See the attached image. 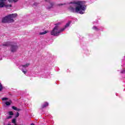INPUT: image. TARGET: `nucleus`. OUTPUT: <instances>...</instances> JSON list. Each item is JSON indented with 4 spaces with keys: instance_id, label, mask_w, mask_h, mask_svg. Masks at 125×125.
<instances>
[{
    "instance_id": "f257e3e1",
    "label": "nucleus",
    "mask_w": 125,
    "mask_h": 125,
    "mask_svg": "<svg viewBox=\"0 0 125 125\" xmlns=\"http://www.w3.org/2000/svg\"><path fill=\"white\" fill-rule=\"evenodd\" d=\"M70 4L69 9L72 12H78L80 14H83L86 9V6L84 5L83 1H74L73 2H71Z\"/></svg>"
},
{
    "instance_id": "f03ea898",
    "label": "nucleus",
    "mask_w": 125,
    "mask_h": 125,
    "mask_svg": "<svg viewBox=\"0 0 125 125\" xmlns=\"http://www.w3.org/2000/svg\"><path fill=\"white\" fill-rule=\"evenodd\" d=\"M59 24H60V23L55 24L56 26H55L53 30L51 32V34L52 36H56L57 37L59 36L61 32H63V31H64L66 28H68V27L70 26V24H71V21H69L68 23H67L65 27L61 30L59 29V26H58Z\"/></svg>"
},
{
    "instance_id": "7ed1b4c3",
    "label": "nucleus",
    "mask_w": 125,
    "mask_h": 125,
    "mask_svg": "<svg viewBox=\"0 0 125 125\" xmlns=\"http://www.w3.org/2000/svg\"><path fill=\"white\" fill-rule=\"evenodd\" d=\"M17 16V14H10L4 18L2 19V23H12V22H14V20H13V18H15Z\"/></svg>"
},
{
    "instance_id": "20e7f679",
    "label": "nucleus",
    "mask_w": 125,
    "mask_h": 125,
    "mask_svg": "<svg viewBox=\"0 0 125 125\" xmlns=\"http://www.w3.org/2000/svg\"><path fill=\"white\" fill-rule=\"evenodd\" d=\"M11 45L10 50L11 52H16L18 49V46L16 44H14L11 42H7L3 44V46H9Z\"/></svg>"
},
{
    "instance_id": "39448f33",
    "label": "nucleus",
    "mask_w": 125,
    "mask_h": 125,
    "mask_svg": "<svg viewBox=\"0 0 125 125\" xmlns=\"http://www.w3.org/2000/svg\"><path fill=\"white\" fill-rule=\"evenodd\" d=\"M30 65H31V63H30L29 62H26L24 64H22V65L20 66L19 68L22 69V68H28V67H29V66H30Z\"/></svg>"
},
{
    "instance_id": "423d86ee",
    "label": "nucleus",
    "mask_w": 125,
    "mask_h": 125,
    "mask_svg": "<svg viewBox=\"0 0 125 125\" xmlns=\"http://www.w3.org/2000/svg\"><path fill=\"white\" fill-rule=\"evenodd\" d=\"M6 0H0V7H3L5 5Z\"/></svg>"
},
{
    "instance_id": "0eeeda50",
    "label": "nucleus",
    "mask_w": 125,
    "mask_h": 125,
    "mask_svg": "<svg viewBox=\"0 0 125 125\" xmlns=\"http://www.w3.org/2000/svg\"><path fill=\"white\" fill-rule=\"evenodd\" d=\"M12 109H13V110H15V111H18V112H19V111H21V109L18 108L17 107H16L14 106H13L12 107Z\"/></svg>"
},
{
    "instance_id": "6e6552de",
    "label": "nucleus",
    "mask_w": 125,
    "mask_h": 125,
    "mask_svg": "<svg viewBox=\"0 0 125 125\" xmlns=\"http://www.w3.org/2000/svg\"><path fill=\"white\" fill-rule=\"evenodd\" d=\"M47 106H48V103L46 102L44 103L42 105V108H45V107H47Z\"/></svg>"
},
{
    "instance_id": "1a4fd4ad",
    "label": "nucleus",
    "mask_w": 125,
    "mask_h": 125,
    "mask_svg": "<svg viewBox=\"0 0 125 125\" xmlns=\"http://www.w3.org/2000/svg\"><path fill=\"white\" fill-rule=\"evenodd\" d=\"M5 104L7 106H9L11 104V101H6Z\"/></svg>"
},
{
    "instance_id": "9d476101",
    "label": "nucleus",
    "mask_w": 125,
    "mask_h": 125,
    "mask_svg": "<svg viewBox=\"0 0 125 125\" xmlns=\"http://www.w3.org/2000/svg\"><path fill=\"white\" fill-rule=\"evenodd\" d=\"M50 4L51 6L48 7V9H50V8H51V7H52V6H53L54 5V3L51 2V3H50Z\"/></svg>"
},
{
    "instance_id": "9b49d317",
    "label": "nucleus",
    "mask_w": 125,
    "mask_h": 125,
    "mask_svg": "<svg viewBox=\"0 0 125 125\" xmlns=\"http://www.w3.org/2000/svg\"><path fill=\"white\" fill-rule=\"evenodd\" d=\"M9 2H16V1H18V0H8Z\"/></svg>"
},
{
    "instance_id": "f8f14e48",
    "label": "nucleus",
    "mask_w": 125,
    "mask_h": 125,
    "mask_svg": "<svg viewBox=\"0 0 125 125\" xmlns=\"http://www.w3.org/2000/svg\"><path fill=\"white\" fill-rule=\"evenodd\" d=\"M46 33H47V31H45L43 32H40V35H45V34H46Z\"/></svg>"
},
{
    "instance_id": "ddd939ff",
    "label": "nucleus",
    "mask_w": 125,
    "mask_h": 125,
    "mask_svg": "<svg viewBox=\"0 0 125 125\" xmlns=\"http://www.w3.org/2000/svg\"><path fill=\"white\" fill-rule=\"evenodd\" d=\"M21 70L22 73H23L24 74H25L27 73V70H23L22 68H21Z\"/></svg>"
},
{
    "instance_id": "4468645a",
    "label": "nucleus",
    "mask_w": 125,
    "mask_h": 125,
    "mask_svg": "<svg viewBox=\"0 0 125 125\" xmlns=\"http://www.w3.org/2000/svg\"><path fill=\"white\" fill-rule=\"evenodd\" d=\"M93 30H95L96 31H98V28H97V27L94 26L93 27Z\"/></svg>"
},
{
    "instance_id": "2eb2a0df",
    "label": "nucleus",
    "mask_w": 125,
    "mask_h": 125,
    "mask_svg": "<svg viewBox=\"0 0 125 125\" xmlns=\"http://www.w3.org/2000/svg\"><path fill=\"white\" fill-rule=\"evenodd\" d=\"M9 115H10V116H13V112L12 111H9Z\"/></svg>"
},
{
    "instance_id": "dca6fc26",
    "label": "nucleus",
    "mask_w": 125,
    "mask_h": 125,
    "mask_svg": "<svg viewBox=\"0 0 125 125\" xmlns=\"http://www.w3.org/2000/svg\"><path fill=\"white\" fill-rule=\"evenodd\" d=\"M12 123H13V124H16V119H13L12 120Z\"/></svg>"
},
{
    "instance_id": "f3484780",
    "label": "nucleus",
    "mask_w": 125,
    "mask_h": 125,
    "mask_svg": "<svg viewBox=\"0 0 125 125\" xmlns=\"http://www.w3.org/2000/svg\"><path fill=\"white\" fill-rule=\"evenodd\" d=\"M1 90H2V85L0 83V91H1Z\"/></svg>"
},
{
    "instance_id": "a211bd4d",
    "label": "nucleus",
    "mask_w": 125,
    "mask_h": 125,
    "mask_svg": "<svg viewBox=\"0 0 125 125\" xmlns=\"http://www.w3.org/2000/svg\"><path fill=\"white\" fill-rule=\"evenodd\" d=\"M2 100H3V101L7 100V98H2Z\"/></svg>"
},
{
    "instance_id": "6ab92c4d",
    "label": "nucleus",
    "mask_w": 125,
    "mask_h": 125,
    "mask_svg": "<svg viewBox=\"0 0 125 125\" xmlns=\"http://www.w3.org/2000/svg\"><path fill=\"white\" fill-rule=\"evenodd\" d=\"M12 118V116H9L7 117V119H11Z\"/></svg>"
},
{
    "instance_id": "aec40b11",
    "label": "nucleus",
    "mask_w": 125,
    "mask_h": 125,
    "mask_svg": "<svg viewBox=\"0 0 125 125\" xmlns=\"http://www.w3.org/2000/svg\"><path fill=\"white\" fill-rule=\"evenodd\" d=\"M16 117H19V113H18V112L17 113Z\"/></svg>"
},
{
    "instance_id": "412c9836",
    "label": "nucleus",
    "mask_w": 125,
    "mask_h": 125,
    "mask_svg": "<svg viewBox=\"0 0 125 125\" xmlns=\"http://www.w3.org/2000/svg\"><path fill=\"white\" fill-rule=\"evenodd\" d=\"M45 1H48V2H49L50 1V0H45Z\"/></svg>"
},
{
    "instance_id": "4be33fe9",
    "label": "nucleus",
    "mask_w": 125,
    "mask_h": 125,
    "mask_svg": "<svg viewBox=\"0 0 125 125\" xmlns=\"http://www.w3.org/2000/svg\"><path fill=\"white\" fill-rule=\"evenodd\" d=\"M30 125H35V124H31Z\"/></svg>"
},
{
    "instance_id": "5701e85b",
    "label": "nucleus",
    "mask_w": 125,
    "mask_h": 125,
    "mask_svg": "<svg viewBox=\"0 0 125 125\" xmlns=\"http://www.w3.org/2000/svg\"><path fill=\"white\" fill-rule=\"evenodd\" d=\"M1 57H0V60H1Z\"/></svg>"
}]
</instances>
